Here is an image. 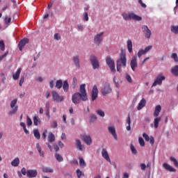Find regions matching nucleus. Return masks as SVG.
<instances>
[{
  "instance_id": "obj_1",
  "label": "nucleus",
  "mask_w": 178,
  "mask_h": 178,
  "mask_svg": "<svg viewBox=\"0 0 178 178\" xmlns=\"http://www.w3.org/2000/svg\"><path fill=\"white\" fill-rule=\"evenodd\" d=\"M73 104L77 105L80 104V101H88L87 96V90H86V84H81L79 88V92L74 93L72 97Z\"/></svg>"
},
{
  "instance_id": "obj_2",
  "label": "nucleus",
  "mask_w": 178,
  "mask_h": 178,
  "mask_svg": "<svg viewBox=\"0 0 178 178\" xmlns=\"http://www.w3.org/2000/svg\"><path fill=\"white\" fill-rule=\"evenodd\" d=\"M162 111V106L161 105L156 106L154 108V112L153 113V116L155 118L154 120V129H158L159 127V122L162 120V117H159V113Z\"/></svg>"
},
{
  "instance_id": "obj_3",
  "label": "nucleus",
  "mask_w": 178,
  "mask_h": 178,
  "mask_svg": "<svg viewBox=\"0 0 178 178\" xmlns=\"http://www.w3.org/2000/svg\"><path fill=\"white\" fill-rule=\"evenodd\" d=\"M127 62V59L126 58V54H122L120 55V58L117 60V72H122V67H126V63Z\"/></svg>"
},
{
  "instance_id": "obj_4",
  "label": "nucleus",
  "mask_w": 178,
  "mask_h": 178,
  "mask_svg": "<svg viewBox=\"0 0 178 178\" xmlns=\"http://www.w3.org/2000/svg\"><path fill=\"white\" fill-rule=\"evenodd\" d=\"M122 17L125 20H136V22H140V20L143 19L141 17L136 15L134 13H122Z\"/></svg>"
},
{
  "instance_id": "obj_5",
  "label": "nucleus",
  "mask_w": 178,
  "mask_h": 178,
  "mask_svg": "<svg viewBox=\"0 0 178 178\" xmlns=\"http://www.w3.org/2000/svg\"><path fill=\"white\" fill-rule=\"evenodd\" d=\"M17 99H14L10 102L11 110L8 113L9 116H12L17 113V111L19 109V106H17Z\"/></svg>"
},
{
  "instance_id": "obj_6",
  "label": "nucleus",
  "mask_w": 178,
  "mask_h": 178,
  "mask_svg": "<svg viewBox=\"0 0 178 178\" xmlns=\"http://www.w3.org/2000/svg\"><path fill=\"white\" fill-rule=\"evenodd\" d=\"M106 63L108 65V67H110L111 71L113 73H116V69H115V61L112 60L111 56H108L106 58Z\"/></svg>"
},
{
  "instance_id": "obj_7",
  "label": "nucleus",
  "mask_w": 178,
  "mask_h": 178,
  "mask_svg": "<svg viewBox=\"0 0 178 178\" xmlns=\"http://www.w3.org/2000/svg\"><path fill=\"white\" fill-rule=\"evenodd\" d=\"M111 92H112V88H111V85L109 83H105L102 88V95H108V94H111Z\"/></svg>"
},
{
  "instance_id": "obj_8",
  "label": "nucleus",
  "mask_w": 178,
  "mask_h": 178,
  "mask_svg": "<svg viewBox=\"0 0 178 178\" xmlns=\"http://www.w3.org/2000/svg\"><path fill=\"white\" fill-rule=\"evenodd\" d=\"M142 31L144 33L145 38H147V40H149L151 38V35H152V33L151 32V30L149 28H148L146 25L142 26Z\"/></svg>"
},
{
  "instance_id": "obj_9",
  "label": "nucleus",
  "mask_w": 178,
  "mask_h": 178,
  "mask_svg": "<svg viewBox=\"0 0 178 178\" xmlns=\"http://www.w3.org/2000/svg\"><path fill=\"white\" fill-rule=\"evenodd\" d=\"M90 59L93 69H99V62L98 61V59H97L95 55H90Z\"/></svg>"
},
{
  "instance_id": "obj_10",
  "label": "nucleus",
  "mask_w": 178,
  "mask_h": 178,
  "mask_svg": "<svg viewBox=\"0 0 178 178\" xmlns=\"http://www.w3.org/2000/svg\"><path fill=\"white\" fill-rule=\"evenodd\" d=\"M52 98L56 102H63L64 99L63 96L59 95V94L56 90L52 92Z\"/></svg>"
},
{
  "instance_id": "obj_11",
  "label": "nucleus",
  "mask_w": 178,
  "mask_h": 178,
  "mask_svg": "<svg viewBox=\"0 0 178 178\" xmlns=\"http://www.w3.org/2000/svg\"><path fill=\"white\" fill-rule=\"evenodd\" d=\"M165 80V76L163 75H159L157 77H156L154 82L152 84V87H155L156 86H161L162 81Z\"/></svg>"
},
{
  "instance_id": "obj_12",
  "label": "nucleus",
  "mask_w": 178,
  "mask_h": 178,
  "mask_svg": "<svg viewBox=\"0 0 178 178\" xmlns=\"http://www.w3.org/2000/svg\"><path fill=\"white\" fill-rule=\"evenodd\" d=\"M83 141L86 143L87 145H91L92 144V139H91V136L90 135L83 134L81 136Z\"/></svg>"
},
{
  "instance_id": "obj_13",
  "label": "nucleus",
  "mask_w": 178,
  "mask_h": 178,
  "mask_svg": "<svg viewBox=\"0 0 178 178\" xmlns=\"http://www.w3.org/2000/svg\"><path fill=\"white\" fill-rule=\"evenodd\" d=\"M104 35V32H102L100 33L97 34L94 38V42L96 44V45H100L101 42H102Z\"/></svg>"
},
{
  "instance_id": "obj_14",
  "label": "nucleus",
  "mask_w": 178,
  "mask_h": 178,
  "mask_svg": "<svg viewBox=\"0 0 178 178\" xmlns=\"http://www.w3.org/2000/svg\"><path fill=\"white\" fill-rule=\"evenodd\" d=\"M29 42L30 40L29 38H24L21 40L18 44L19 51H23L24 47H26V44H29Z\"/></svg>"
},
{
  "instance_id": "obj_15",
  "label": "nucleus",
  "mask_w": 178,
  "mask_h": 178,
  "mask_svg": "<svg viewBox=\"0 0 178 178\" xmlns=\"http://www.w3.org/2000/svg\"><path fill=\"white\" fill-rule=\"evenodd\" d=\"M108 132L111 136H113L114 140L118 141V134H116V129L115 127H108Z\"/></svg>"
},
{
  "instance_id": "obj_16",
  "label": "nucleus",
  "mask_w": 178,
  "mask_h": 178,
  "mask_svg": "<svg viewBox=\"0 0 178 178\" xmlns=\"http://www.w3.org/2000/svg\"><path fill=\"white\" fill-rule=\"evenodd\" d=\"M97 98H98V88L95 85L92 90V101H95Z\"/></svg>"
},
{
  "instance_id": "obj_17",
  "label": "nucleus",
  "mask_w": 178,
  "mask_h": 178,
  "mask_svg": "<svg viewBox=\"0 0 178 178\" xmlns=\"http://www.w3.org/2000/svg\"><path fill=\"white\" fill-rule=\"evenodd\" d=\"M137 56H134L131 60V68L132 69L133 72L136 71V67H137Z\"/></svg>"
},
{
  "instance_id": "obj_18",
  "label": "nucleus",
  "mask_w": 178,
  "mask_h": 178,
  "mask_svg": "<svg viewBox=\"0 0 178 178\" xmlns=\"http://www.w3.org/2000/svg\"><path fill=\"white\" fill-rule=\"evenodd\" d=\"M38 173L35 170H29L26 171V176L29 178L37 177Z\"/></svg>"
},
{
  "instance_id": "obj_19",
  "label": "nucleus",
  "mask_w": 178,
  "mask_h": 178,
  "mask_svg": "<svg viewBox=\"0 0 178 178\" xmlns=\"http://www.w3.org/2000/svg\"><path fill=\"white\" fill-rule=\"evenodd\" d=\"M102 154L103 158L107 161V162H109V163H111V158H109V154H108V151H106V149H103L102 150Z\"/></svg>"
},
{
  "instance_id": "obj_20",
  "label": "nucleus",
  "mask_w": 178,
  "mask_h": 178,
  "mask_svg": "<svg viewBox=\"0 0 178 178\" xmlns=\"http://www.w3.org/2000/svg\"><path fill=\"white\" fill-rule=\"evenodd\" d=\"M72 60H73L76 67H80V57L79 56H73Z\"/></svg>"
},
{
  "instance_id": "obj_21",
  "label": "nucleus",
  "mask_w": 178,
  "mask_h": 178,
  "mask_svg": "<svg viewBox=\"0 0 178 178\" xmlns=\"http://www.w3.org/2000/svg\"><path fill=\"white\" fill-rule=\"evenodd\" d=\"M22 73V67L17 69V72L13 74V80H19V77H20V74Z\"/></svg>"
},
{
  "instance_id": "obj_22",
  "label": "nucleus",
  "mask_w": 178,
  "mask_h": 178,
  "mask_svg": "<svg viewBox=\"0 0 178 178\" xmlns=\"http://www.w3.org/2000/svg\"><path fill=\"white\" fill-rule=\"evenodd\" d=\"M163 168H164V169H165V170H168V172H176V170L175 168H173L172 166L166 163H164L163 164Z\"/></svg>"
},
{
  "instance_id": "obj_23",
  "label": "nucleus",
  "mask_w": 178,
  "mask_h": 178,
  "mask_svg": "<svg viewBox=\"0 0 178 178\" xmlns=\"http://www.w3.org/2000/svg\"><path fill=\"white\" fill-rule=\"evenodd\" d=\"M47 141L49 143L55 142V135L52 132H49L47 136Z\"/></svg>"
},
{
  "instance_id": "obj_24",
  "label": "nucleus",
  "mask_w": 178,
  "mask_h": 178,
  "mask_svg": "<svg viewBox=\"0 0 178 178\" xmlns=\"http://www.w3.org/2000/svg\"><path fill=\"white\" fill-rule=\"evenodd\" d=\"M145 104H147V101H145V99H142L138 104V111H141V109H143V108L145 106Z\"/></svg>"
},
{
  "instance_id": "obj_25",
  "label": "nucleus",
  "mask_w": 178,
  "mask_h": 178,
  "mask_svg": "<svg viewBox=\"0 0 178 178\" xmlns=\"http://www.w3.org/2000/svg\"><path fill=\"white\" fill-rule=\"evenodd\" d=\"M127 48L129 54H131L133 52V42H131V40H128L127 42Z\"/></svg>"
},
{
  "instance_id": "obj_26",
  "label": "nucleus",
  "mask_w": 178,
  "mask_h": 178,
  "mask_svg": "<svg viewBox=\"0 0 178 178\" xmlns=\"http://www.w3.org/2000/svg\"><path fill=\"white\" fill-rule=\"evenodd\" d=\"M131 124V118H130V114H129L127 118V124H128V126L127 127V130L128 131H130V130H131V127H130Z\"/></svg>"
},
{
  "instance_id": "obj_27",
  "label": "nucleus",
  "mask_w": 178,
  "mask_h": 178,
  "mask_svg": "<svg viewBox=\"0 0 178 178\" xmlns=\"http://www.w3.org/2000/svg\"><path fill=\"white\" fill-rule=\"evenodd\" d=\"M36 148L39 152L40 156H42V158H44L45 155L44 154V152H42V149H41V146H40V143L36 144Z\"/></svg>"
},
{
  "instance_id": "obj_28",
  "label": "nucleus",
  "mask_w": 178,
  "mask_h": 178,
  "mask_svg": "<svg viewBox=\"0 0 178 178\" xmlns=\"http://www.w3.org/2000/svg\"><path fill=\"white\" fill-rule=\"evenodd\" d=\"M76 146L77 149L79 151H83V145H81V141H80V139H77L76 140Z\"/></svg>"
},
{
  "instance_id": "obj_29",
  "label": "nucleus",
  "mask_w": 178,
  "mask_h": 178,
  "mask_svg": "<svg viewBox=\"0 0 178 178\" xmlns=\"http://www.w3.org/2000/svg\"><path fill=\"white\" fill-rule=\"evenodd\" d=\"M19 163H20V160L19 159V158H15L12 162H11V165L12 166H14L15 168H16L17 166H19Z\"/></svg>"
},
{
  "instance_id": "obj_30",
  "label": "nucleus",
  "mask_w": 178,
  "mask_h": 178,
  "mask_svg": "<svg viewBox=\"0 0 178 178\" xmlns=\"http://www.w3.org/2000/svg\"><path fill=\"white\" fill-rule=\"evenodd\" d=\"M63 88L64 90V92H67V91H69V83H67V81H65L63 82Z\"/></svg>"
},
{
  "instance_id": "obj_31",
  "label": "nucleus",
  "mask_w": 178,
  "mask_h": 178,
  "mask_svg": "<svg viewBox=\"0 0 178 178\" xmlns=\"http://www.w3.org/2000/svg\"><path fill=\"white\" fill-rule=\"evenodd\" d=\"M41 123V120L38 116L33 117V124L35 126H38Z\"/></svg>"
},
{
  "instance_id": "obj_32",
  "label": "nucleus",
  "mask_w": 178,
  "mask_h": 178,
  "mask_svg": "<svg viewBox=\"0 0 178 178\" xmlns=\"http://www.w3.org/2000/svg\"><path fill=\"white\" fill-rule=\"evenodd\" d=\"M63 86V82L62 81V80L59 79V80L56 81V88H58V90H60V88H62Z\"/></svg>"
},
{
  "instance_id": "obj_33",
  "label": "nucleus",
  "mask_w": 178,
  "mask_h": 178,
  "mask_svg": "<svg viewBox=\"0 0 178 178\" xmlns=\"http://www.w3.org/2000/svg\"><path fill=\"white\" fill-rule=\"evenodd\" d=\"M42 172L44 173H53L54 170L52 168H48V167H43L42 168Z\"/></svg>"
},
{
  "instance_id": "obj_34",
  "label": "nucleus",
  "mask_w": 178,
  "mask_h": 178,
  "mask_svg": "<svg viewBox=\"0 0 178 178\" xmlns=\"http://www.w3.org/2000/svg\"><path fill=\"white\" fill-rule=\"evenodd\" d=\"M171 72L174 74V76H178V65H175L174 67L171 69Z\"/></svg>"
},
{
  "instance_id": "obj_35",
  "label": "nucleus",
  "mask_w": 178,
  "mask_h": 178,
  "mask_svg": "<svg viewBox=\"0 0 178 178\" xmlns=\"http://www.w3.org/2000/svg\"><path fill=\"white\" fill-rule=\"evenodd\" d=\"M79 165L83 168L86 166V161L83 157H79Z\"/></svg>"
},
{
  "instance_id": "obj_36",
  "label": "nucleus",
  "mask_w": 178,
  "mask_h": 178,
  "mask_svg": "<svg viewBox=\"0 0 178 178\" xmlns=\"http://www.w3.org/2000/svg\"><path fill=\"white\" fill-rule=\"evenodd\" d=\"M55 158L58 162H63V157L58 153L55 154Z\"/></svg>"
},
{
  "instance_id": "obj_37",
  "label": "nucleus",
  "mask_w": 178,
  "mask_h": 178,
  "mask_svg": "<svg viewBox=\"0 0 178 178\" xmlns=\"http://www.w3.org/2000/svg\"><path fill=\"white\" fill-rule=\"evenodd\" d=\"M33 134L37 140H40V138H41V135L40 134L38 129H35L33 131Z\"/></svg>"
},
{
  "instance_id": "obj_38",
  "label": "nucleus",
  "mask_w": 178,
  "mask_h": 178,
  "mask_svg": "<svg viewBox=\"0 0 178 178\" xmlns=\"http://www.w3.org/2000/svg\"><path fill=\"white\" fill-rule=\"evenodd\" d=\"M10 22H12V18L8 17V16H6L4 17L5 24H6L7 26H9L10 24Z\"/></svg>"
},
{
  "instance_id": "obj_39",
  "label": "nucleus",
  "mask_w": 178,
  "mask_h": 178,
  "mask_svg": "<svg viewBox=\"0 0 178 178\" xmlns=\"http://www.w3.org/2000/svg\"><path fill=\"white\" fill-rule=\"evenodd\" d=\"M171 31L174 33V34H178V25L177 26H172Z\"/></svg>"
},
{
  "instance_id": "obj_40",
  "label": "nucleus",
  "mask_w": 178,
  "mask_h": 178,
  "mask_svg": "<svg viewBox=\"0 0 178 178\" xmlns=\"http://www.w3.org/2000/svg\"><path fill=\"white\" fill-rule=\"evenodd\" d=\"M96 113H97L99 116H101V118H104L105 116V112L102 109L97 110Z\"/></svg>"
},
{
  "instance_id": "obj_41",
  "label": "nucleus",
  "mask_w": 178,
  "mask_h": 178,
  "mask_svg": "<svg viewBox=\"0 0 178 178\" xmlns=\"http://www.w3.org/2000/svg\"><path fill=\"white\" fill-rule=\"evenodd\" d=\"M170 160L171 161V162H173V163L176 168H178V162H177V160L175 157L171 156L170 158Z\"/></svg>"
},
{
  "instance_id": "obj_42",
  "label": "nucleus",
  "mask_w": 178,
  "mask_h": 178,
  "mask_svg": "<svg viewBox=\"0 0 178 178\" xmlns=\"http://www.w3.org/2000/svg\"><path fill=\"white\" fill-rule=\"evenodd\" d=\"M138 141L140 147H145V142L144 141V139H143L142 137L138 138Z\"/></svg>"
},
{
  "instance_id": "obj_43",
  "label": "nucleus",
  "mask_w": 178,
  "mask_h": 178,
  "mask_svg": "<svg viewBox=\"0 0 178 178\" xmlns=\"http://www.w3.org/2000/svg\"><path fill=\"white\" fill-rule=\"evenodd\" d=\"M145 54H147L145 52V50L144 49H140L139 50V51L138 52V58H141V56H143V55H145Z\"/></svg>"
},
{
  "instance_id": "obj_44",
  "label": "nucleus",
  "mask_w": 178,
  "mask_h": 178,
  "mask_svg": "<svg viewBox=\"0 0 178 178\" xmlns=\"http://www.w3.org/2000/svg\"><path fill=\"white\" fill-rule=\"evenodd\" d=\"M26 124L27 126L30 127L31 124H33V121H31V118L30 117L27 116L26 118Z\"/></svg>"
},
{
  "instance_id": "obj_45",
  "label": "nucleus",
  "mask_w": 178,
  "mask_h": 178,
  "mask_svg": "<svg viewBox=\"0 0 178 178\" xmlns=\"http://www.w3.org/2000/svg\"><path fill=\"white\" fill-rule=\"evenodd\" d=\"M171 58H172V59H174L175 62H178L177 54L173 53V54L171 55Z\"/></svg>"
},
{
  "instance_id": "obj_46",
  "label": "nucleus",
  "mask_w": 178,
  "mask_h": 178,
  "mask_svg": "<svg viewBox=\"0 0 178 178\" xmlns=\"http://www.w3.org/2000/svg\"><path fill=\"white\" fill-rule=\"evenodd\" d=\"M95 120H97V115H90V122L91 123H92V122H95Z\"/></svg>"
},
{
  "instance_id": "obj_47",
  "label": "nucleus",
  "mask_w": 178,
  "mask_h": 178,
  "mask_svg": "<svg viewBox=\"0 0 178 178\" xmlns=\"http://www.w3.org/2000/svg\"><path fill=\"white\" fill-rule=\"evenodd\" d=\"M143 138H145V141H147V142L149 141V139L151 138H149L148 134H147L146 133L143 134Z\"/></svg>"
},
{
  "instance_id": "obj_48",
  "label": "nucleus",
  "mask_w": 178,
  "mask_h": 178,
  "mask_svg": "<svg viewBox=\"0 0 178 178\" xmlns=\"http://www.w3.org/2000/svg\"><path fill=\"white\" fill-rule=\"evenodd\" d=\"M131 151L134 155H136L137 154V149L133 145H131Z\"/></svg>"
},
{
  "instance_id": "obj_49",
  "label": "nucleus",
  "mask_w": 178,
  "mask_h": 178,
  "mask_svg": "<svg viewBox=\"0 0 178 178\" xmlns=\"http://www.w3.org/2000/svg\"><path fill=\"white\" fill-rule=\"evenodd\" d=\"M0 49L2 51H5V43L3 42V40L0 41Z\"/></svg>"
},
{
  "instance_id": "obj_50",
  "label": "nucleus",
  "mask_w": 178,
  "mask_h": 178,
  "mask_svg": "<svg viewBox=\"0 0 178 178\" xmlns=\"http://www.w3.org/2000/svg\"><path fill=\"white\" fill-rule=\"evenodd\" d=\"M126 80L128 83H133V80L131 79V76L129 74H127L125 77Z\"/></svg>"
},
{
  "instance_id": "obj_51",
  "label": "nucleus",
  "mask_w": 178,
  "mask_h": 178,
  "mask_svg": "<svg viewBox=\"0 0 178 178\" xmlns=\"http://www.w3.org/2000/svg\"><path fill=\"white\" fill-rule=\"evenodd\" d=\"M24 83V76H22L19 79V86L22 87Z\"/></svg>"
},
{
  "instance_id": "obj_52",
  "label": "nucleus",
  "mask_w": 178,
  "mask_h": 178,
  "mask_svg": "<svg viewBox=\"0 0 178 178\" xmlns=\"http://www.w3.org/2000/svg\"><path fill=\"white\" fill-rule=\"evenodd\" d=\"M47 108V112H46V116H47V118L49 119L50 115H49V104H47L46 106Z\"/></svg>"
},
{
  "instance_id": "obj_53",
  "label": "nucleus",
  "mask_w": 178,
  "mask_h": 178,
  "mask_svg": "<svg viewBox=\"0 0 178 178\" xmlns=\"http://www.w3.org/2000/svg\"><path fill=\"white\" fill-rule=\"evenodd\" d=\"M81 175H83V172H81V170H80V169H77L76 170V175L78 178L81 177Z\"/></svg>"
},
{
  "instance_id": "obj_54",
  "label": "nucleus",
  "mask_w": 178,
  "mask_h": 178,
  "mask_svg": "<svg viewBox=\"0 0 178 178\" xmlns=\"http://www.w3.org/2000/svg\"><path fill=\"white\" fill-rule=\"evenodd\" d=\"M151 49H152V46L149 45L145 47V49H144L145 52H146V54L147 52H149V51H151Z\"/></svg>"
},
{
  "instance_id": "obj_55",
  "label": "nucleus",
  "mask_w": 178,
  "mask_h": 178,
  "mask_svg": "<svg viewBox=\"0 0 178 178\" xmlns=\"http://www.w3.org/2000/svg\"><path fill=\"white\" fill-rule=\"evenodd\" d=\"M47 133H48V131L47 129H44L42 132V138L44 140L47 138Z\"/></svg>"
},
{
  "instance_id": "obj_56",
  "label": "nucleus",
  "mask_w": 178,
  "mask_h": 178,
  "mask_svg": "<svg viewBox=\"0 0 178 178\" xmlns=\"http://www.w3.org/2000/svg\"><path fill=\"white\" fill-rule=\"evenodd\" d=\"M54 40L59 41V40H60V35H59V33H55L54 34Z\"/></svg>"
},
{
  "instance_id": "obj_57",
  "label": "nucleus",
  "mask_w": 178,
  "mask_h": 178,
  "mask_svg": "<svg viewBox=\"0 0 178 178\" xmlns=\"http://www.w3.org/2000/svg\"><path fill=\"white\" fill-rule=\"evenodd\" d=\"M83 20H85V22H88V13H85L83 14Z\"/></svg>"
},
{
  "instance_id": "obj_58",
  "label": "nucleus",
  "mask_w": 178,
  "mask_h": 178,
  "mask_svg": "<svg viewBox=\"0 0 178 178\" xmlns=\"http://www.w3.org/2000/svg\"><path fill=\"white\" fill-rule=\"evenodd\" d=\"M138 3H140L142 8H147V5L143 2V0H138Z\"/></svg>"
},
{
  "instance_id": "obj_59",
  "label": "nucleus",
  "mask_w": 178,
  "mask_h": 178,
  "mask_svg": "<svg viewBox=\"0 0 178 178\" xmlns=\"http://www.w3.org/2000/svg\"><path fill=\"white\" fill-rule=\"evenodd\" d=\"M8 54H9V52L6 51V54H3L2 56H0V61L2 60L4 58H6V56H8Z\"/></svg>"
},
{
  "instance_id": "obj_60",
  "label": "nucleus",
  "mask_w": 178,
  "mask_h": 178,
  "mask_svg": "<svg viewBox=\"0 0 178 178\" xmlns=\"http://www.w3.org/2000/svg\"><path fill=\"white\" fill-rule=\"evenodd\" d=\"M149 143L151 145H154V143H155V139L154 137L151 136L149 139Z\"/></svg>"
},
{
  "instance_id": "obj_61",
  "label": "nucleus",
  "mask_w": 178,
  "mask_h": 178,
  "mask_svg": "<svg viewBox=\"0 0 178 178\" xmlns=\"http://www.w3.org/2000/svg\"><path fill=\"white\" fill-rule=\"evenodd\" d=\"M51 127H53V129H56V127H58V122H56V121H54Z\"/></svg>"
},
{
  "instance_id": "obj_62",
  "label": "nucleus",
  "mask_w": 178,
  "mask_h": 178,
  "mask_svg": "<svg viewBox=\"0 0 178 178\" xmlns=\"http://www.w3.org/2000/svg\"><path fill=\"white\" fill-rule=\"evenodd\" d=\"M145 168H147V165L144 163H140V168L142 170H145Z\"/></svg>"
},
{
  "instance_id": "obj_63",
  "label": "nucleus",
  "mask_w": 178,
  "mask_h": 178,
  "mask_svg": "<svg viewBox=\"0 0 178 178\" xmlns=\"http://www.w3.org/2000/svg\"><path fill=\"white\" fill-rule=\"evenodd\" d=\"M58 146L60 147V148H63V147L65 145L63 144V143H62V141H60V140L58 141Z\"/></svg>"
},
{
  "instance_id": "obj_64",
  "label": "nucleus",
  "mask_w": 178,
  "mask_h": 178,
  "mask_svg": "<svg viewBox=\"0 0 178 178\" xmlns=\"http://www.w3.org/2000/svg\"><path fill=\"white\" fill-rule=\"evenodd\" d=\"M54 148L56 152H58V151H59V147L58 146V145H56V144L54 145Z\"/></svg>"
}]
</instances>
